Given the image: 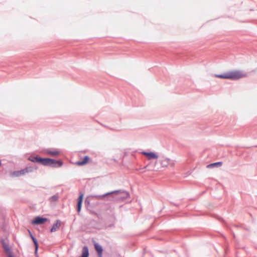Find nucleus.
<instances>
[{
  "label": "nucleus",
  "mask_w": 257,
  "mask_h": 257,
  "mask_svg": "<svg viewBox=\"0 0 257 257\" xmlns=\"http://www.w3.org/2000/svg\"><path fill=\"white\" fill-rule=\"evenodd\" d=\"M112 195V200L115 201H121L128 198L130 196L129 193L124 190H119L106 193L102 195H93L89 196L90 200L103 199L104 197L109 195Z\"/></svg>",
  "instance_id": "nucleus-1"
},
{
  "label": "nucleus",
  "mask_w": 257,
  "mask_h": 257,
  "mask_svg": "<svg viewBox=\"0 0 257 257\" xmlns=\"http://www.w3.org/2000/svg\"><path fill=\"white\" fill-rule=\"evenodd\" d=\"M215 76L217 78L228 79L233 80H238L244 76V75L240 71L234 70L227 72L222 74H215Z\"/></svg>",
  "instance_id": "nucleus-2"
},
{
  "label": "nucleus",
  "mask_w": 257,
  "mask_h": 257,
  "mask_svg": "<svg viewBox=\"0 0 257 257\" xmlns=\"http://www.w3.org/2000/svg\"><path fill=\"white\" fill-rule=\"evenodd\" d=\"M63 162L60 160H56L51 158H45L44 166L59 168L62 166Z\"/></svg>",
  "instance_id": "nucleus-3"
},
{
  "label": "nucleus",
  "mask_w": 257,
  "mask_h": 257,
  "mask_svg": "<svg viewBox=\"0 0 257 257\" xmlns=\"http://www.w3.org/2000/svg\"><path fill=\"white\" fill-rule=\"evenodd\" d=\"M160 163L162 167H174L175 165V161L169 158L163 157L160 160Z\"/></svg>",
  "instance_id": "nucleus-4"
},
{
  "label": "nucleus",
  "mask_w": 257,
  "mask_h": 257,
  "mask_svg": "<svg viewBox=\"0 0 257 257\" xmlns=\"http://www.w3.org/2000/svg\"><path fill=\"white\" fill-rule=\"evenodd\" d=\"M45 158H41L38 156H30L28 160L34 163H37L44 165Z\"/></svg>",
  "instance_id": "nucleus-5"
},
{
  "label": "nucleus",
  "mask_w": 257,
  "mask_h": 257,
  "mask_svg": "<svg viewBox=\"0 0 257 257\" xmlns=\"http://www.w3.org/2000/svg\"><path fill=\"white\" fill-rule=\"evenodd\" d=\"M42 153L52 156H57L60 155V152L56 149H45L42 151Z\"/></svg>",
  "instance_id": "nucleus-6"
},
{
  "label": "nucleus",
  "mask_w": 257,
  "mask_h": 257,
  "mask_svg": "<svg viewBox=\"0 0 257 257\" xmlns=\"http://www.w3.org/2000/svg\"><path fill=\"white\" fill-rule=\"evenodd\" d=\"M48 220V218L42 216H37L32 221V224L34 225L42 224Z\"/></svg>",
  "instance_id": "nucleus-7"
},
{
  "label": "nucleus",
  "mask_w": 257,
  "mask_h": 257,
  "mask_svg": "<svg viewBox=\"0 0 257 257\" xmlns=\"http://www.w3.org/2000/svg\"><path fill=\"white\" fill-rule=\"evenodd\" d=\"M141 154L146 156L148 160L156 159L158 158L157 154L153 152H148L143 151Z\"/></svg>",
  "instance_id": "nucleus-8"
},
{
  "label": "nucleus",
  "mask_w": 257,
  "mask_h": 257,
  "mask_svg": "<svg viewBox=\"0 0 257 257\" xmlns=\"http://www.w3.org/2000/svg\"><path fill=\"white\" fill-rule=\"evenodd\" d=\"M83 198V194L81 193L79 195V197L78 198V201H77V211L78 213H79L80 212L81 209Z\"/></svg>",
  "instance_id": "nucleus-9"
},
{
  "label": "nucleus",
  "mask_w": 257,
  "mask_h": 257,
  "mask_svg": "<svg viewBox=\"0 0 257 257\" xmlns=\"http://www.w3.org/2000/svg\"><path fill=\"white\" fill-rule=\"evenodd\" d=\"M1 241L5 251L9 254L12 253L9 244L5 242V240L2 239Z\"/></svg>",
  "instance_id": "nucleus-10"
},
{
  "label": "nucleus",
  "mask_w": 257,
  "mask_h": 257,
  "mask_svg": "<svg viewBox=\"0 0 257 257\" xmlns=\"http://www.w3.org/2000/svg\"><path fill=\"white\" fill-rule=\"evenodd\" d=\"M61 222L60 220H57L55 223L53 225L52 228L50 229L51 232L56 231L61 226Z\"/></svg>",
  "instance_id": "nucleus-11"
},
{
  "label": "nucleus",
  "mask_w": 257,
  "mask_h": 257,
  "mask_svg": "<svg viewBox=\"0 0 257 257\" xmlns=\"http://www.w3.org/2000/svg\"><path fill=\"white\" fill-rule=\"evenodd\" d=\"M37 170V167L35 166H28L23 169V172L24 175L27 173H29L34 172L35 170Z\"/></svg>",
  "instance_id": "nucleus-12"
},
{
  "label": "nucleus",
  "mask_w": 257,
  "mask_h": 257,
  "mask_svg": "<svg viewBox=\"0 0 257 257\" xmlns=\"http://www.w3.org/2000/svg\"><path fill=\"white\" fill-rule=\"evenodd\" d=\"M11 176L12 177H18L24 175L23 169L18 171H14L11 173Z\"/></svg>",
  "instance_id": "nucleus-13"
},
{
  "label": "nucleus",
  "mask_w": 257,
  "mask_h": 257,
  "mask_svg": "<svg viewBox=\"0 0 257 257\" xmlns=\"http://www.w3.org/2000/svg\"><path fill=\"white\" fill-rule=\"evenodd\" d=\"M94 247L96 251L97 252L99 257L102 256L103 249L102 246L98 243L94 244Z\"/></svg>",
  "instance_id": "nucleus-14"
},
{
  "label": "nucleus",
  "mask_w": 257,
  "mask_h": 257,
  "mask_svg": "<svg viewBox=\"0 0 257 257\" xmlns=\"http://www.w3.org/2000/svg\"><path fill=\"white\" fill-rule=\"evenodd\" d=\"M89 159V157L88 156H85L82 161L76 162V164L79 166L84 165L88 162Z\"/></svg>",
  "instance_id": "nucleus-15"
},
{
  "label": "nucleus",
  "mask_w": 257,
  "mask_h": 257,
  "mask_svg": "<svg viewBox=\"0 0 257 257\" xmlns=\"http://www.w3.org/2000/svg\"><path fill=\"white\" fill-rule=\"evenodd\" d=\"M222 163L221 162H217L213 163L210 164L207 166L208 168H212L214 167H219L221 166Z\"/></svg>",
  "instance_id": "nucleus-16"
},
{
  "label": "nucleus",
  "mask_w": 257,
  "mask_h": 257,
  "mask_svg": "<svg viewBox=\"0 0 257 257\" xmlns=\"http://www.w3.org/2000/svg\"><path fill=\"white\" fill-rule=\"evenodd\" d=\"M88 256H89L88 248L87 246H85L83 247L82 253L80 257H88Z\"/></svg>",
  "instance_id": "nucleus-17"
},
{
  "label": "nucleus",
  "mask_w": 257,
  "mask_h": 257,
  "mask_svg": "<svg viewBox=\"0 0 257 257\" xmlns=\"http://www.w3.org/2000/svg\"><path fill=\"white\" fill-rule=\"evenodd\" d=\"M33 242H34V244L35 245V253L36 254L37 253V251H38V241H37V240L36 238H34L32 239Z\"/></svg>",
  "instance_id": "nucleus-18"
},
{
  "label": "nucleus",
  "mask_w": 257,
  "mask_h": 257,
  "mask_svg": "<svg viewBox=\"0 0 257 257\" xmlns=\"http://www.w3.org/2000/svg\"><path fill=\"white\" fill-rule=\"evenodd\" d=\"M58 196L56 195H54L51 197V200L52 201H54V202L57 201L58 200Z\"/></svg>",
  "instance_id": "nucleus-19"
},
{
  "label": "nucleus",
  "mask_w": 257,
  "mask_h": 257,
  "mask_svg": "<svg viewBox=\"0 0 257 257\" xmlns=\"http://www.w3.org/2000/svg\"><path fill=\"white\" fill-rule=\"evenodd\" d=\"M85 204L86 205H89L90 204V200L88 198H86L85 200Z\"/></svg>",
  "instance_id": "nucleus-20"
},
{
  "label": "nucleus",
  "mask_w": 257,
  "mask_h": 257,
  "mask_svg": "<svg viewBox=\"0 0 257 257\" xmlns=\"http://www.w3.org/2000/svg\"><path fill=\"white\" fill-rule=\"evenodd\" d=\"M28 231H29V233L30 234V237L31 238H32V239L35 238V237L33 235V234H32L31 232L30 231V230H28Z\"/></svg>",
  "instance_id": "nucleus-21"
},
{
  "label": "nucleus",
  "mask_w": 257,
  "mask_h": 257,
  "mask_svg": "<svg viewBox=\"0 0 257 257\" xmlns=\"http://www.w3.org/2000/svg\"><path fill=\"white\" fill-rule=\"evenodd\" d=\"M109 209H110V211H112L113 209H114V208L113 207H111V206L109 207ZM109 209H107V210H108Z\"/></svg>",
  "instance_id": "nucleus-22"
},
{
  "label": "nucleus",
  "mask_w": 257,
  "mask_h": 257,
  "mask_svg": "<svg viewBox=\"0 0 257 257\" xmlns=\"http://www.w3.org/2000/svg\"><path fill=\"white\" fill-rule=\"evenodd\" d=\"M8 257H15V256L12 255V253H10V254H8Z\"/></svg>",
  "instance_id": "nucleus-23"
},
{
  "label": "nucleus",
  "mask_w": 257,
  "mask_h": 257,
  "mask_svg": "<svg viewBox=\"0 0 257 257\" xmlns=\"http://www.w3.org/2000/svg\"><path fill=\"white\" fill-rule=\"evenodd\" d=\"M2 165V162H1V160H0V166H1Z\"/></svg>",
  "instance_id": "nucleus-24"
},
{
  "label": "nucleus",
  "mask_w": 257,
  "mask_h": 257,
  "mask_svg": "<svg viewBox=\"0 0 257 257\" xmlns=\"http://www.w3.org/2000/svg\"><path fill=\"white\" fill-rule=\"evenodd\" d=\"M147 167V166H145L144 168H146Z\"/></svg>",
  "instance_id": "nucleus-25"
}]
</instances>
